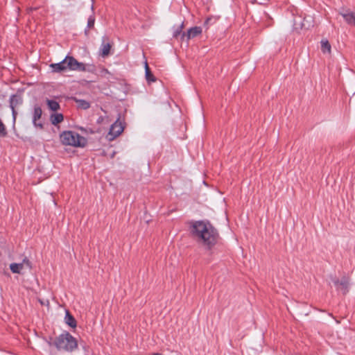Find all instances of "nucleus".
<instances>
[{"label": "nucleus", "instance_id": "nucleus-1", "mask_svg": "<svg viewBox=\"0 0 355 355\" xmlns=\"http://www.w3.org/2000/svg\"><path fill=\"white\" fill-rule=\"evenodd\" d=\"M190 232L207 249H211L219 238L217 230L209 222L205 220L191 221L189 223Z\"/></svg>", "mask_w": 355, "mask_h": 355}, {"label": "nucleus", "instance_id": "nucleus-2", "mask_svg": "<svg viewBox=\"0 0 355 355\" xmlns=\"http://www.w3.org/2000/svg\"><path fill=\"white\" fill-rule=\"evenodd\" d=\"M50 67L52 71L55 73H61L67 69L78 71H85L87 70L84 63L78 62L70 55H67L62 61L58 63L51 64Z\"/></svg>", "mask_w": 355, "mask_h": 355}, {"label": "nucleus", "instance_id": "nucleus-3", "mask_svg": "<svg viewBox=\"0 0 355 355\" xmlns=\"http://www.w3.org/2000/svg\"><path fill=\"white\" fill-rule=\"evenodd\" d=\"M53 345L58 350L72 352L78 347L76 339L69 332H64L56 337Z\"/></svg>", "mask_w": 355, "mask_h": 355}, {"label": "nucleus", "instance_id": "nucleus-4", "mask_svg": "<svg viewBox=\"0 0 355 355\" xmlns=\"http://www.w3.org/2000/svg\"><path fill=\"white\" fill-rule=\"evenodd\" d=\"M60 140L64 145L74 147H84L87 144V139L73 131H65L60 135Z\"/></svg>", "mask_w": 355, "mask_h": 355}, {"label": "nucleus", "instance_id": "nucleus-5", "mask_svg": "<svg viewBox=\"0 0 355 355\" xmlns=\"http://www.w3.org/2000/svg\"><path fill=\"white\" fill-rule=\"evenodd\" d=\"M333 282L337 290L341 291L343 294L345 295L348 292L349 286L348 277H343L340 280L335 278L333 279Z\"/></svg>", "mask_w": 355, "mask_h": 355}, {"label": "nucleus", "instance_id": "nucleus-6", "mask_svg": "<svg viewBox=\"0 0 355 355\" xmlns=\"http://www.w3.org/2000/svg\"><path fill=\"white\" fill-rule=\"evenodd\" d=\"M24 268H31V263L26 257L19 263H13L10 265V269L13 273H20L21 270Z\"/></svg>", "mask_w": 355, "mask_h": 355}, {"label": "nucleus", "instance_id": "nucleus-7", "mask_svg": "<svg viewBox=\"0 0 355 355\" xmlns=\"http://www.w3.org/2000/svg\"><path fill=\"white\" fill-rule=\"evenodd\" d=\"M123 130V128L121 123L116 121L112 125L110 132L107 135V137L110 140L114 139L115 137L119 136Z\"/></svg>", "mask_w": 355, "mask_h": 355}, {"label": "nucleus", "instance_id": "nucleus-8", "mask_svg": "<svg viewBox=\"0 0 355 355\" xmlns=\"http://www.w3.org/2000/svg\"><path fill=\"white\" fill-rule=\"evenodd\" d=\"M202 28L199 26H194L187 31V33H183L182 35V38L187 37L189 40L194 38L202 33Z\"/></svg>", "mask_w": 355, "mask_h": 355}, {"label": "nucleus", "instance_id": "nucleus-9", "mask_svg": "<svg viewBox=\"0 0 355 355\" xmlns=\"http://www.w3.org/2000/svg\"><path fill=\"white\" fill-rule=\"evenodd\" d=\"M340 14L343 16L347 24H354L355 21V12H352L349 10H347L340 11Z\"/></svg>", "mask_w": 355, "mask_h": 355}, {"label": "nucleus", "instance_id": "nucleus-10", "mask_svg": "<svg viewBox=\"0 0 355 355\" xmlns=\"http://www.w3.org/2000/svg\"><path fill=\"white\" fill-rule=\"evenodd\" d=\"M42 114V111L41 107L38 106H35L34 107V112L33 116V122L35 127L42 128V124L40 123H37V121L41 118Z\"/></svg>", "mask_w": 355, "mask_h": 355}, {"label": "nucleus", "instance_id": "nucleus-11", "mask_svg": "<svg viewBox=\"0 0 355 355\" xmlns=\"http://www.w3.org/2000/svg\"><path fill=\"white\" fill-rule=\"evenodd\" d=\"M50 119L52 124L57 125L63 121L64 117L62 114L55 113L51 115Z\"/></svg>", "mask_w": 355, "mask_h": 355}, {"label": "nucleus", "instance_id": "nucleus-12", "mask_svg": "<svg viewBox=\"0 0 355 355\" xmlns=\"http://www.w3.org/2000/svg\"><path fill=\"white\" fill-rule=\"evenodd\" d=\"M65 322L71 327L73 328L76 327V321L75 318L69 313L68 311L66 312Z\"/></svg>", "mask_w": 355, "mask_h": 355}, {"label": "nucleus", "instance_id": "nucleus-13", "mask_svg": "<svg viewBox=\"0 0 355 355\" xmlns=\"http://www.w3.org/2000/svg\"><path fill=\"white\" fill-rule=\"evenodd\" d=\"M111 49V44L110 43H104L103 42L101 48V55L103 57H106L109 55L110 51Z\"/></svg>", "mask_w": 355, "mask_h": 355}, {"label": "nucleus", "instance_id": "nucleus-14", "mask_svg": "<svg viewBox=\"0 0 355 355\" xmlns=\"http://www.w3.org/2000/svg\"><path fill=\"white\" fill-rule=\"evenodd\" d=\"M21 103V98L16 96L12 95L10 99V106L12 110H14L18 105Z\"/></svg>", "mask_w": 355, "mask_h": 355}, {"label": "nucleus", "instance_id": "nucleus-15", "mask_svg": "<svg viewBox=\"0 0 355 355\" xmlns=\"http://www.w3.org/2000/svg\"><path fill=\"white\" fill-rule=\"evenodd\" d=\"M77 106L78 108L83 109V110H87L90 107L89 102L82 100V99H75Z\"/></svg>", "mask_w": 355, "mask_h": 355}, {"label": "nucleus", "instance_id": "nucleus-16", "mask_svg": "<svg viewBox=\"0 0 355 355\" xmlns=\"http://www.w3.org/2000/svg\"><path fill=\"white\" fill-rule=\"evenodd\" d=\"M321 50L324 53H331V45L328 40H322L321 41Z\"/></svg>", "mask_w": 355, "mask_h": 355}, {"label": "nucleus", "instance_id": "nucleus-17", "mask_svg": "<svg viewBox=\"0 0 355 355\" xmlns=\"http://www.w3.org/2000/svg\"><path fill=\"white\" fill-rule=\"evenodd\" d=\"M48 107L52 111H57L60 109L59 103L54 100H46Z\"/></svg>", "mask_w": 355, "mask_h": 355}, {"label": "nucleus", "instance_id": "nucleus-18", "mask_svg": "<svg viewBox=\"0 0 355 355\" xmlns=\"http://www.w3.org/2000/svg\"><path fill=\"white\" fill-rule=\"evenodd\" d=\"M146 78L148 81H155V79L153 75V73L150 72V69L147 64H146Z\"/></svg>", "mask_w": 355, "mask_h": 355}, {"label": "nucleus", "instance_id": "nucleus-19", "mask_svg": "<svg viewBox=\"0 0 355 355\" xmlns=\"http://www.w3.org/2000/svg\"><path fill=\"white\" fill-rule=\"evenodd\" d=\"M7 135L4 124L0 121V137H5Z\"/></svg>", "mask_w": 355, "mask_h": 355}, {"label": "nucleus", "instance_id": "nucleus-20", "mask_svg": "<svg viewBox=\"0 0 355 355\" xmlns=\"http://www.w3.org/2000/svg\"><path fill=\"white\" fill-rule=\"evenodd\" d=\"M94 22H95V17L94 16H90L89 18H88V21H87V28H92L94 27Z\"/></svg>", "mask_w": 355, "mask_h": 355}, {"label": "nucleus", "instance_id": "nucleus-21", "mask_svg": "<svg viewBox=\"0 0 355 355\" xmlns=\"http://www.w3.org/2000/svg\"><path fill=\"white\" fill-rule=\"evenodd\" d=\"M182 25L178 29L176 30L174 33H173V36L175 37H178V35H180L181 34V32H182Z\"/></svg>", "mask_w": 355, "mask_h": 355}, {"label": "nucleus", "instance_id": "nucleus-22", "mask_svg": "<svg viewBox=\"0 0 355 355\" xmlns=\"http://www.w3.org/2000/svg\"><path fill=\"white\" fill-rule=\"evenodd\" d=\"M12 115H13L14 119H15V117L17 115V112L15 110V108H14V110H12Z\"/></svg>", "mask_w": 355, "mask_h": 355}, {"label": "nucleus", "instance_id": "nucleus-23", "mask_svg": "<svg viewBox=\"0 0 355 355\" xmlns=\"http://www.w3.org/2000/svg\"><path fill=\"white\" fill-rule=\"evenodd\" d=\"M101 120H102V118H99L98 120V122L100 123V121H101Z\"/></svg>", "mask_w": 355, "mask_h": 355}, {"label": "nucleus", "instance_id": "nucleus-24", "mask_svg": "<svg viewBox=\"0 0 355 355\" xmlns=\"http://www.w3.org/2000/svg\"><path fill=\"white\" fill-rule=\"evenodd\" d=\"M85 33L86 35H87L88 34V31L85 30Z\"/></svg>", "mask_w": 355, "mask_h": 355}]
</instances>
